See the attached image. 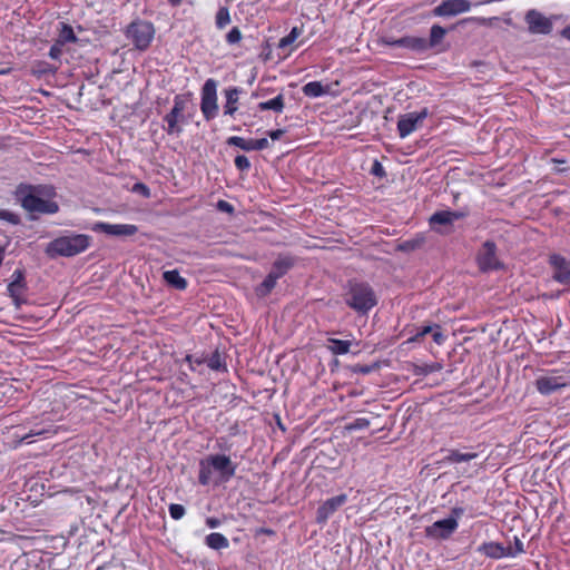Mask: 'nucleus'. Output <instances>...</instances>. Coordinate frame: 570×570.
I'll return each mask as SVG.
<instances>
[{
    "instance_id": "obj_1",
    "label": "nucleus",
    "mask_w": 570,
    "mask_h": 570,
    "mask_svg": "<svg viewBox=\"0 0 570 570\" xmlns=\"http://www.w3.org/2000/svg\"><path fill=\"white\" fill-rule=\"evenodd\" d=\"M14 195L17 202L33 219L59 210L58 203L53 200L56 193L52 186L20 184Z\"/></svg>"
},
{
    "instance_id": "obj_2",
    "label": "nucleus",
    "mask_w": 570,
    "mask_h": 570,
    "mask_svg": "<svg viewBox=\"0 0 570 570\" xmlns=\"http://www.w3.org/2000/svg\"><path fill=\"white\" fill-rule=\"evenodd\" d=\"M237 464L226 454H210L199 462L198 482L208 485L213 473L218 474L219 482H228L236 474Z\"/></svg>"
},
{
    "instance_id": "obj_3",
    "label": "nucleus",
    "mask_w": 570,
    "mask_h": 570,
    "mask_svg": "<svg viewBox=\"0 0 570 570\" xmlns=\"http://www.w3.org/2000/svg\"><path fill=\"white\" fill-rule=\"evenodd\" d=\"M90 245V237L83 234H69L51 240L45 252L51 257H71L85 252Z\"/></svg>"
},
{
    "instance_id": "obj_4",
    "label": "nucleus",
    "mask_w": 570,
    "mask_h": 570,
    "mask_svg": "<svg viewBox=\"0 0 570 570\" xmlns=\"http://www.w3.org/2000/svg\"><path fill=\"white\" fill-rule=\"evenodd\" d=\"M345 303L358 314H366L377 304V297L370 284L354 281L348 283Z\"/></svg>"
},
{
    "instance_id": "obj_5",
    "label": "nucleus",
    "mask_w": 570,
    "mask_h": 570,
    "mask_svg": "<svg viewBox=\"0 0 570 570\" xmlns=\"http://www.w3.org/2000/svg\"><path fill=\"white\" fill-rule=\"evenodd\" d=\"M189 99L183 95H176L169 112L163 118V128L169 136H179L183 132V124H186L185 111Z\"/></svg>"
},
{
    "instance_id": "obj_6",
    "label": "nucleus",
    "mask_w": 570,
    "mask_h": 570,
    "mask_svg": "<svg viewBox=\"0 0 570 570\" xmlns=\"http://www.w3.org/2000/svg\"><path fill=\"white\" fill-rule=\"evenodd\" d=\"M217 104V82L209 78L207 79L200 91V111L205 120L210 121L218 116Z\"/></svg>"
},
{
    "instance_id": "obj_7",
    "label": "nucleus",
    "mask_w": 570,
    "mask_h": 570,
    "mask_svg": "<svg viewBox=\"0 0 570 570\" xmlns=\"http://www.w3.org/2000/svg\"><path fill=\"white\" fill-rule=\"evenodd\" d=\"M497 249L494 242L487 240L483 243L476 255V263L481 272L489 273L503 267L497 255Z\"/></svg>"
},
{
    "instance_id": "obj_8",
    "label": "nucleus",
    "mask_w": 570,
    "mask_h": 570,
    "mask_svg": "<svg viewBox=\"0 0 570 570\" xmlns=\"http://www.w3.org/2000/svg\"><path fill=\"white\" fill-rule=\"evenodd\" d=\"M428 116V108H423L420 111L400 115L397 120V132L400 138L404 139L417 130Z\"/></svg>"
},
{
    "instance_id": "obj_9",
    "label": "nucleus",
    "mask_w": 570,
    "mask_h": 570,
    "mask_svg": "<svg viewBox=\"0 0 570 570\" xmlns=\"http://www.w3.org/2000/svg\"><path fill=\"white\" fill-rule=\"evenodd\" d=\"M525 22L529 32L532 35H549L552 31L553 22L540 11L531 9L525 13Z\"/></svg>"
},
{
    "instance_id": "obj_10",
    "label": "nucleus",
    "mask_w": 570,
    "mask_h": 570,
    "mask_svg": "<svg viewBox=\"0 0 570 570\" xmlns=\"http://www.w3.org/2000/svg\"><path fill=\"white\" fill-rule=\"evenodd\" d=\"M471 3L469 0H443L432 10L434 17L450 18L469 12Z\"/></svg>"
},
{
    "instance_id": "obj_11",
    "label": "nucleus",
    "mask_w": 570,
    "mask_h": 570,
    "mask_svg": "<svg viewBox=\"0 0 570 570\" xmlns=\"http://www.w3.org/2000/svg\"><path fill=\"white\" fill-rule=\"evenodd\" d=\"M458 527L459 522L455 519L438 520L425 528V535L434 540H446L455 532Z\"/></svg>"
},
{
    "instance_id": "obj_12",
    "label": "nucleus",
    "mask_w": 570,
    "mask_h": 570,
    "mask_svg": "<svg viewBox=\"0 0 570 570\" xmlns=\"http://www.w3.org/2000/svg\"><path fill=\"white\" fill-rule=\"evenodd\" d=\"M347 502V495L342 493L324 501L316 511V522L325 524L330 517Z\"/></svg>"
},
{
    "instance_id": "obj_13",
    "label": "nucleus",
    "mask_w": 570,
    "mask_h": 570,
    "mask_svg": "<svg viewBox=\"0 0 570 570\" xmlns=\"http://www.w3.org/2000/svg\"><path fill=\"white\" fill-rule=\"evenodd\" d=\"M92 229L98 233L121 238L132 236L138 232V227L132 224L96 223Z\"/></svg>"
},
{
    "instance_id": "obj_14",
    "label": "nucleus",
    "mask_w": 570,
    "mask_h": 570,
    "mask_svg": "<svg viewBox=\"0 0 570 570\" xmlns=\"http://www.w3.org/2000/svg\"><path fill=\"white\" fill-rule=\"evenodd\" d=\"M26 287L24 273L21 269H16L12 274V281L7 286V292L12 298L16 307H20L24 299L22 298V292Z\"/></svg>"
},
{
    "instance_id": "obj_15",
    "label": "nucleus",
    "mask_w": 570,
    "mask_h": 570,
    "mask_svg": "<svg viewBox=\"0 0 570 570\" xmlns=\"http://www.w3.org/2000/svg\"><path fill=\"white\" fill-rule=\"evenodd\" d=\"M553 267V279L560 284H568L570 282V261L561 255L553 254L549 259Z\"/></svg>"
},
{
    "instance_id": "obj_16",
    "label": "nucleus",
    "mask_w": 570,
    "mask_h": 570,
    "mask_svg": "<svg viewBox=\"0 0 570 570\" xmlns=\"http://www.w3.org/2000/svg\"><path fill=\"white\" fill-rule=\"evenodd\" d=\"M464 217V213L455 210H439L435 212L429 219V224L432 229L438 233H442L438 225L451 226L454 222Z\"/></svg>"
},
{
    "instance_id": "obj_17",
    "label": "nucleus",
    "mask_w": 570,
    "mask_h": 570,
    "mask_svg": "<svg viewBox=\"0 0 570 570\" xmlns=\"http://www.w3.org/2000/svg\"><path fill=\"white\" fill-rule=\"evenodd\" d=\"M566 385L567 381L563 376L547 375L540 376L535 381L537 390L543 395H550Z\"/></svg>"
},
{
    "instance_id": "obj_18",
    "label": "nucleus",
    "mask_w": 570,
    "mask_h": 570,
    "mask_svg": "<svg viewBox=\"0 0 570 570\" xmlns=\"http://www.w3.org/2000/svg\"><path fill=\"white\" fill-rule=\"evenodd\" d=\"M478 552L495 560L508 558L507 548L502 543L493 541L484 542L481 546H479Z\"/></svg>"
},
{
    "instance_id": "obj_19",
    "label": "nucleus",
    "mask_w": 570,
    "mask_h": 570,
    "mask_svg": "<svg viewBox=\"0 0 570 570\" xmlns=\"http://www.w3.org/2000/svg\"><path fill=\"white\" fill-rule=\"evenodd\" d=\"M242 90L237 87H230L224 90L225 95V105H224V115L234 116L237 111V104L239 100V95Z\"/></svg>"
},
{
    "instance_id": "obj_20",
    "label": "nucleus",
    "mask_w": 570,
    "mask_h": 570,
    "mask_svg": "<svg viewBox=\"0 0 570 570\" xmlns=\"http://www.w3.org/2000/svg\"><path fill=\"white\" fill-rule=\"evenodd\" d=\"M294 265L293 257L288 255L278 256L277 259L273 263L271 274L275 275L277 278L284 276Z\"/></svg>"
},
{
    "instance_id": "obj_21",
    "label": "nucleus",
    "mask_w": 570,
    "mask_h": 570,
    "mask_svg": "<svg viewBox=\"0 0 570 570\" xmlns=\"http://www.w3.org/2000/svg\"><path fill=\"white\" fill-rule=\"evenodd\" d=\"M402 48L410 49L414 52H424L429 49L428 40L422 37H402Z\"/></svg>"
},
{
    "instance_id": "obj_22",
    "label": "nucleus",
    "mask_w": 570,
    "mask_h": 570,
    "mask_svg": "<svg viewBox=\"0 0 570 570\" xmlns=\"http://www.w3.org/2000/svg\"><path fill=\"white\" fill-rule=\"evenodd\" d=\"M163 278L167 285L175 289L184 291L187 287V281L179 274L177 269L164 272Z\"/></svg>"
},
{
    "instance_id": "obj_23",
    "label": "nucleus",
    "mask_w": 570,
    "mask_h": 570,
    "mask_svg": "<svg viewBox=\"0 0 570 570\" xmlns=\"http://www.w3.org/2000/svg\"><path fill=\"white\" fill-rule=\"evenodd\" d=\"M205 543L213 550H223L229 547L228 539L219 532H212L206 535Z\"/></svg>"
},
{
    "instance_id": "obj_24",
    "label": "nucleus",
    "mask_w": 570,
    "mask_h": 570,
    "mask_svg": "<svg viewBox=\"0 0 570 570\" xmlns=\"http://www.w3.org/2000/svg\"><path fill=\"white\" fill-rule=\"evenodd\" d=\"M302 91L308 98H318L328 92V87L320 81H309L303 86Z\"/></svg>"
},
{
    "instance_id": "obj_25",
    "label": "nucleus",
    "mask_w": 570,
    "mask_h": 570,
    "mask_svg": "<svg viewBox=\"0 0 570 570\" xmlns=\"http://www.w3.org/2000/svg\"><path fill=\"white\" fill-rule=\"evenodd\" d=\"M257 108L261 111L273 110L276 114H282L285 108V99L283 94L277 95L271 100L259 102Z\"/></svg>"
},
{
    "instance_id": "obj_26",
    "label": "nucleus",
    "mask_w": 570,
    "mask_h": 570,
    "mask_svg": "<svg viewBox=\"0 0 570 570\" xmlns=\"http://www.w3.org/2000/svg\"><path fill=\"white\" fill-rule=\"evenodd\" d=\"M478 458L475 452H461L459 450H449L448 455L443 459L445 463L468 462Z\"/></svg>"
},
{
    "instance_id": "obj_27",
    "label": "nucleus",
    "mask_w": 570,
    "mask_h": 570,
    "mask_svg": "<svg viewBox=\"0 0 570 570\" xmlns=\"http://www.w3.org/2000/svg\"><path fill=\"white\" fill-rule=\"evenodd\" d=\"M327 347L334 355H344L350 352L351 341L328 338Z\"/></svg>"
},
{
    "instance_id": "obj_28",
    "label": "nucleus",
    "mask_w": 570,
    "mask_h": 570,
    "mask_svg": "<svg viewBox=\"0 0 570 570\" xmlns=\"http://www.w3.org/2000/svg\"><path fill=\"white\" fill-rule=\"evenodd\" d=\"M226 144L228 146L238 147L244 151H254L255 150L254 139H245L239 136H232V137L227 138Z\"/></svg>"
},
{
    "instance_id": "obj_29",
    "label": "nucleus",
    "mask_w": 570,
    "mask_h": 570,
    "mask_svg": "<svg viewBox=\"0 0 570 570\" xmlns=\"http://www.w3.org/2000/svg\"><path fill=\"white\" fill-rule=\"evenodd\" d=\"M445 33L446 30L443 27L439 24L432 26L430 30V39L428 40L429 49L438 46L443 40Z\"/></svg>"
},
{
    "instance_id": "obj_30",
    "label": "nucleus",
    "mask_w": 570,
    "mask_h": 570,
    "mask_svg": "<svg viewBox=\"0 0 570 570\" xmlns=\"http://www.w3.org/2000/svg\"><path fill=\"white\" fill-rule=\"evenodd\" d=\"M278 279L279 278H277L275 275L268 273L267 276L262 282V284L259 285L258 293L263 296L267 295L276 286Z\"/></svg>"
},
{
    "instance_id": "obj_31",
    "label": "nucleus",
    "mask_w": 570,
    "mask_h": 570,
    "mask_svg": "<svg viewBox=\"0 0 570 570\" xmlns=\"http://www.w3.org/2000/svg\"><path fill=\"white\" fill-rule=\"evenodd\" d=\"M216 27L224 29L230 22L229 10L226 7H220L216 13Z\"/></svg>"
},
{
    "instance_id": "obj_32",
    "label": "nucleus",
    "mask_w": 570,
    "mask_h": 570,
    "mask_svg": "<svg viewBox=\"0 0 570 570\" xmlns=\"http://www.w3.org/2000/svg\"><path fill=\"white\" fill-rule=\"evenodd\" d=\"M441 370V365L439 363H432V364H423V365H415L413 373L415 375L425 376L430 373L436 372Z\"/></svg>"
},
{
    "instance_id": "obj_33",
    "label": "nucleus",
    "mask_w": 570,
    "mask_h": 570,
    "mask_svg": "<svg viewBox=\"0 0 570 570\" xmlns=\"http://www.w3.org/2000/svg\"><path fill=\"white\" fill-rule=\"evenodd\" d=\"M505 548L508 558H515L517 556L524 552L523 542L517 535L513 538V543Z\"/></svg>"
},
{
    "instance_id": "obj_34",
    "label": "nucleus",
    "mask_w": 570,
    "mask_h": 570,
    "mask_svg": "<svg viewBox=\"0 0 570 570\" xmlns=\"http://www.w3.org/2000/svg\"><path fill=\"white\" fill-rule=\"evenodd\" d=\"M302 35V29L298 27H293L287 36L279 40L278 47L286 48L292 45L299 36Z\"/></svg>"
},
{
    "instance_id": "obj_35",
    "label": "nucleus",
    "mask_w": 570,
    "mask_h": 570,
    "mask_svg": "<svg viewBox=\"0 0 570 570\" xmlns=\"http://www.w3.org/2000/svg\"><path fill=\"white\" fill-rule=\"evenodd\" d=\"M371 422L366 417H357L353 422L348 423L345 429L347 431H357V430H364L370 426Z\"/></svg>"
},
{
    "instance_id": "obj_36",
    "label": "nucleus",
    "mask_w": 570,
    "mask_h": 570,
    "mask_svg": "<svg viewBox=\"0 0 570 570\" xmlns=\"http://www.w3.org/2000/svg\"><path fill=\"white\" fill-rule=\"evenodd\" d=\"M168 510L174 520H180L186 513L184 505L177 503H171Z\"/></svg>"
},
{
    "instance_id": "obj_37",
    "label": "nucleus",
    "mask_w": 570,
    "mask_h": 570,
    "mask_svg": "<svg viewBox=\"0 0 570 570\" xmlns=\"http://www.w3.org/2000/svg\"><path fill=\"white\" fill-rule=\"evenodd\" d=\"M234 163L235 167L240 171H248L250 168V161L245 155H237Z\"/></svg>"
},
{
    "instance_id": "obj_38",
    "label": "nucleus",
    "mask_w": 570,
    "mask_h": 570,
    "mask_svg": "<svg viewBox=\"0 0 570 570\" xmlns=\"http://www.w3.org/2000/svg\"><path fill=\"white\" fill-rule=\"evenodd\" d=\"M242 40V32L238 27H233L226 35L228 45H236Z\"/></svg>"
},
{
    "instance_id": "obj_39",
    "label": "nucleus",
    "mask_w": 570,
    "mask_h": 570,
    "mask_svg": "<svg viewBox=\"0 0 570 570\" xmlns=\"http://www.w3.org/2000/svg\"><path fill=\"white\" fill-rule=\"evenodd\" d=\"M60 38L62 42H73L76 41V35L71 27L63 24L62 30L60 32Z\"/></svg>"
},
{
    "instance_id": "obj_40",
    "label": "nucleus",
    "mask_w": 570,
    "mask_h": 570,
    "mask_svg": "<svg viewBox=\"0 0 570 570\" xmlns=\"http://www.w3.org/2000/svg\"><path fill=\"white\" fill-rule=\"evenodd\" d=\"M0 219L9 222L13 225H18L20 223L19 216L12 212L0 209Z\"/></svg>"
},
{
    "instance_id": "obj_41",
    "label": "nucleus",
    "mask_w": 570,
    "mask_h": 570,
    "mask_svg": "<svg viewBox=\"0 0 570 570\" xmlns=\"http://www.w3.org/2000/svg\"><path fill=\"white\" fill-rule=\"evenodd\" d=\"M433 330H434V324L433 325H423L422 327H420L417 330L416 334L414 336H412L409 341L410 342H416L421 337L432 333Z\"/></svg>"
},
{
    "instance_id": "obj_42",
    "label": "nucleus",
    "mask_w": 570,
    "mask_h": 570,
    "mask_svg": "<svg viewBox=\"0 0 570 570\" xmlns=\"http://www.w3.org/2000/svg\"><path fill=\"white\" fill-rule=\"evenodd\" d=\"M432 337H433V341L438 344V345H442L444 342H445V335L442 333L441 328H440V325L438 324H434V330L432 331Z\"/></svg>"
},
{
    "instance_id": "obj_43",
    "label": "nucleus",
    "mask_w": 570,
    "mask_h": 570,
    "mask_svg": "<svg viewBox=\"0 0 570 570\" xmlns=\"http://www.w3.org/2000/svg\"><path fill=\"white\" fill-rule=\"evenodd\" d=\"M154 33H155V30H154L153 24L145 22V33H144V37H145V48L153 40Z\"/></svg>"
},
{
    "instance_id": "obj_44",
    "label": "nucleus",
    "mask_w": 570,
    "mask_h": 570,
    "mask_svg": "<svg viewBox=\"0 0 570 570\" xmlns=\"http://www.w3.org/2000/svg\"><path fill=\"white\" fill-rule=\"evenodd\" d=\"M371 173L374 175V176H377V177H383L385 176V170L382 166L381 163H379L377 160L374 161L373 166H372V169H371Z\"/></svg>"
},
{
    "instance_id": "obj_45",
    "label": "nucleus",
    "mask_w": 570,
    "mask_h": 570,
    "mask_svg": "<svg viewBox=\"0 0 570 570\" xmlns=\"http://www.w3.org/2000/svg\"><path fill=\"white\" fill-rule=\"evenodd\" d=\"M217 208L222 212H226V213H233L234 212V207L232 204H229L228 202L226 200H219L217 203Z\"/></svg>"
},
{
    "instance_id": "obj_46",
    "label": "nucleus",
    "mask_w": 570,
    "mask_h": 570,
    "mask_svg": "<svg viewBox=\"0 0 570 570\" xmlns=\"http://www.w3.org/2000/svg\"><path fill=\"white\" fill-rule=\"evenodd\" d=\"M464 514V509L462 507H454L451 510V514L448 519H455L459 522V519Z\"/></svg>"
},
{
    "instance_id": "obj_47",
    "label": "nucleus",
    "mask_w": 570,
    "mask_h": 570,
    "mask_svg": "<svg viewBox=\"0 0 570 570\" xmlns=\"http://www.w3.org/2000/svg\"><path fill=\"white\" fill-rule=\"evenodd\" d=\"M255 150H263L269 146L267 138L254 139Z\"/></svg>"
},
{
    "instance_id": "obj_48",
    "label": "nucleus",
    "mask_w": 570,
    "mask_h": 570,
    "mask_svg": "<svg viewBox=\"0 0 570 570\" xmlns=\"http://www.w3.org/2000/svg\"><path fill=\"white\" fill-rule=\"evenodd\" d=\"M400 42H401V38H399V39H395V38H383L382 39V43H384L386 46H390V47L402 48V45Z\"/></svg>"
},
{
    "instance_id": "obj_49",
    "label": "nucleus",
    "mask_w": 570,
    "mask_h": 570,
    "mask_svg": "<svg viewBox=\"0 0 570 570\" xmlns=\"http://www.w3.org/2000/svg\"><path fill=\"white\" fill-rule=\"evenodd\" d=\"M220 524H222V521L218 518L209 517L206 519V525L209 529H216V528L220 527Z\"/></svg>"
},
{
    "instance_id": "obj_50",
    "label": "nucleus",
    "mask_w": 570,
    "mask_h": 570,
    "mask_svg": "<svg viewBox=\"0 0 570 570\" xmlns=\"http://www.w3.org/2000/svg\"><path fill=\"white\" fill-rule=\"evenodd\" d=\"M60 53H61V48H60V46H59L58 43H57V45H53V46L50 48V50H49V56H50V58H52V59H58V58H59V56H60Z\"/></svg>"
},
{
    "instance_id": "obj_51",
    "label": "nucleus",
    "mask_w": 570,
    "mask_h": 570,
    "mask_svg": "<svg viewBox=\"0 0 570 570\" xmlns=\"http://www.w3.org/2000/svg\"><path fill=\"white\" fill-rule=\"evenodd\" d=\"M285 130L284 129H276V130H271L268 131V136L273 139V140H278L283 135H284Z\"/></svg>"
},
{
    "instance_id": "obj_52",
    "label": "nucleus",
    "mask_w": 570,
    "mask_h": 570,
    "mask_svg": "<svg viewBox=\"0 0 570 570\" xmlns=\"http://www.w3.org/2000/svg\"><path fill=\"white\" fill-rule=\"evenodd\" d=\"M208 366L212 368V370H219L220 368V361H219V357H213L209 360L208 362Z\"/></svg>"
},
{
    "instance_id": "obj_53",
    "label": "nucleus",
    "mask_w": 570,
    "mask_h": 570,
    "mask_svg": "<svg viewBox=\"0 0 570 570\" xmlns=\"http://www.w3.org/2000/svg\"><path fill=\"white\" fill-rule=\"evenodd\" d=\"M4 252H6L4 246L0 245V266L2 265L3 259H4Z\"/></svg>"
},
{
    "instance_id": "obj_54",
    "label": "nucleus",
    "mask_w": 570,
    "mask_h": 570,
    "mask_svg": "<svg viewBox=\"0 0 570 570\" xmlns=\"http://www.w3.org/2000/svg\"><path fill=\"white\" fill-rule=\"evenodd\" d=\"M41 433H42V431H40V430H37V431L32 430L30 432V434L26 435L22 440H27L29 436L40 435Z\"/></svg>"
},
{
    "instance_id": "obj_55",
    "label": "nucleus",
    "mask_w": 570,
    "mask_h": 570,
    "mask_svg": "<svg viewBox=\"0 0 570 570\" xmlns=\"http://www.w3.org/2000/svg\"><path fill=\"white\" fill-rule=\"evenodd\" d=\"M562 35L570 40V27L564 28Z\"/></svg>"
},
{
    "instance_id": "obj_56",
    "label": "nucleus",
    "mask_w": 570,
    "mask_h": 570,
    "mask_svg": "<svg viewBox=\"0 0 570 570\" xmlns=\"http://www.w3.org/2000/svg\"><path fill=\"white\" fill-rule=\"evenodd\" d=\"M167 1L173 7H178L181 3V0H167Z\"/></svg>"
},
{
    "instance_id": "obj_57",
    "label": "nucleus",
    "mask_w": 570,
    "mask_h": 570,
    "mask_svg": "<svg viewBox=\"0 0 570 570\" xmlns=\"http://www.w3.org/2000/svg\"><path fill=\"white\" fill-rule=\"evenodd\" d=\"M139 189H142V184L141 183H136L134 185V190H139Z\"/></svg>"
},
{
    "instance_id": "obj_58",
    "label": "nucleus",
    "mask_w": 570,
    "mask_h": 570,
    "mask_svg": "<svg viewBox=\"0 0 570 570\" xmlns=\"http://www.w3.org/2000/svg\"><path fill=\"white\" fill-rule=\"evenodd\" d=\"M144 193H145V198L149 196V189L146 186H145Z\"/></svg>"
},
{
    "instance_id": "obj_59",
    "label": "nucleus",
    "mask_w": 570,
    "mask_h": 570,
    "mask_svg": "<svg viewBox=\"0 0 570 570\" xmlns=\"http://www.w3.org/2000/svg\"><path fill=\"white\" fill-rule=\"evenodd\" d=\"M186 361H187V362H189V363H191V356H190V355H187V356H186Z\"/></svg>"
},
{
    "instance_id": "obj_60",
    "label": "nucleus",
    "mask_w": 570,
    "mask_h": 570,
    "mask_svg": "<svg viewBox=\"0 0 570 570\" xmlns=\"http://www.w3.org/2000/svg\"><path fill=\"white\" fill-rule=\"evenodd\" d=\"M136 47L140 48V46H139V39H137Z\"/></svg>"
}]
</instances>
